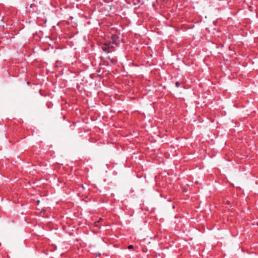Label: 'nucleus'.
Here are the masks:
<instances>
[{
  "label": "nucleus",
  "mask_w": 258,
  "mask_h": 258,
  "mask_svg": "<svg viewBox=\"0 0 258 258\" xmlns=\"http://www.w3.org/2000/svg\"><path fill=\"white\" fill-rule=\"evenodd\" d=\"M114 45L117 46V44L114 42L110 43H104L102 46V49L103 51L107 53H111L114 50Z\"/></svg>",
  "instance_id": "nucleus-1"
},
{
  "label": "nucleus",
  "mask_w": 258,
  "mask_h": 258,
  "mask_svg": "<svg viewBox=\"0 0 258 258\" xmlns=\"http://www.w3.org/2000/svg\"><path fill=\"white\" fill-rule=\"evenodd\" d=\"M175 86L176 87H178L180 86V83L178 82H176L175 83Z\"/></svg>",
  "instance_id": "nucleus-2"
},
{
  "label": "nucleus",
  "mask_w": 258,
  "mask_h": 258,
  "mask_svg": "<svg viewBox=\"0 0 258 258\" xmlns=\"http://www.w3.org/2000/svg\"><path fill=\"white\" fill-rule=\"evenodd\" d=\"M133 247H134V246H133V245H128V248L129 249H132V248H133Z\"/></svg>",
  "instance_id": "nucleus-3"
},
{
  "label": "nucleus",
  "mask_w": 258,
  "mask_h": 258,
  "mask_svg": "<svg viewBox=\"0 0 258 258\" xmlns=\"http://www.w3.org/2000/svg\"><path fill=\"white\" fill-rule=\"evenodd\" d=\"M39 202H40V201H39V200H38V201H37V203L39 204Z\"/></svg>",
  "instance_id": "nucleus-4"
},
{
  "label": "nucleus",
  "mask_w": 258,
  "mask_h": 258,
  "mask_svg": "<svg viewBox=\"0 0 258 258\" xmlns=\"http://www.w3.org/2000/svg\"><path fill=\"white\" fill-rule=\"evenodd\" d=\"M63 119H64V115L62 116Z\"/></svg>",
  "instance_id": "nucleus-5"
}]
</instances>
